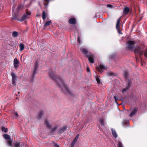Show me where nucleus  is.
Returning a JSON list of instances; mask_svg holds the SVG:
<instances>
[{
    "mask_svg": "<svg viewBox=\"0 0 147 147\" xmlns=\"http://www.w3.org/2000/svg\"><path fill=\"white\" fill-rule=\"evenodd\" d=\"M49 75L51 78L60 87L62 90L65 93L68 94L73 96V94L70 91L67 86L65 84L63 81L61 77L59 76H56L55 75V70L51 69L49 70Z\"/></svg>",
    "mask_w": 147,
    "mask_h": 147,
    "instance_id": "1",
    "label": "nucleus"
},
{
    "mask_svg": "<svg viewBox=\"0 0 147 147\" xmlns=\"http://www.w3.org/2000/svg\"><path fill=\"white\" fill-rule=\"evenodd\" d=\"M136 43V42L134 41L129 40L126 42V48L128 50L134 51L136 59L138 58V57L141 59V56L142 55L144 52V51L141 50L140 48L139 47H136L134 50V45Z\"/></svg>",
    "mask_w": 147,
    "mask_h": 147,
    "instance_id": "2",
    "label": "nucleus"
},
{
    "mask_svg": "<svg viewBox=\"0 0 147 147\" xmlns=\"http://www.w3.org/2000/svg\"><path fill=\"white\" fill-rule=\"evenodd\" d=\"M27 16V15H24L20 19H19L18 17V13H14L12 14L11 21H12L13 20H15L22 22L26 19Z\"/></svg>",
    "mask_w": 147,
    "mask_h": 147,
    "instance_id": "3",
    "label": "nucleus"
},
{
    "mask_svg": "<svg viewBox=\"0 0 147 147\" xmlns=\"http://www.w3.org/2000/svg\"><path fill=\"white\" fill-rule=\"evenodd\" d=\"M3 136L5 139L7 140V142L8 146L12 147V141L11 140L10 136L7 134H4L3 135Z\"/></svg>",
    "mask_w": 147,
    "mask_h": 147,
    "instance_id": "4",
    "label": "nucleus"
},
{
    "mask_svg": "<svg viewBox=\"0 0 147 147\" xmlns=\"http://www.w3.org/2000/svg\"><path fill=\"white\" fill-rule=\"evenodd\" d=\"M87 57L88 58L89 61L91 63H93L94 62V56L91 54H90L89 55H87Z\"/></svg>",
    "mask_w": 147,
    "mask_h": 147,
    "instance_id": "5",
    "label": "nucleus"
},
{
    "mask_svg": "<svg viewBox=\"0 0 147 147\" xmlns=\"http://www.w3.org/2000/svg\"><path fill=\"white\" fill-rule=\"evenodd\" d=\"M80 50L82 53L86 57L87 55L90 54V53L88 54V50L86 48H81L80 49Z\"/></svg>",
    "mask_w": 147,
    "mask_h": 147,
    "instance_id": "6",
    "label": "nucleus"
},
{
    "mask_svg": "<svg viewBox=\"0 0 147 147\" xmlns=\"http://www.w3.org/2000/svg\"><path fill=\"white\" fill-rule=\"evenodd\" d=\"M105 69V66L102 64H100L99 67H96V70L100 73L102 72L103 71V70Z\"/></svg>",
    "mask_w": 147,
    "mask_h": 147,
    "instance_id": "7",
    "label": "nucleus"
},
{
    "mask_svg": "<svg viewBox=\"0 0 147 147\" xmlns=\"http://www.w3.org/2000/svg\"><path fill=\"white\" fill-rule=\"evenodd\" d=\"M20 61L16 58H15L13 61V65L15 68L16 69L19 66Z\"/></svg>",
    "mask_w": 147,
    "mask_h": 147,
    "instance_id": "8",
    "label": "nucleus"
},
{
    "mask_svg": "<svg viewBox=\"0 0 147 147\" xmlns=\"http://www.w3.org/2000/svg\"><path fill=\"white\" fill-rule=\"evenodd\" d=\"M38 67V64L36 62L35 65L34 70L33 71V73L32 74V76L33 78H34V77L35 76V74L36 73Z\"/></svg>",
    "mask_w": 147,
    "mask_h": 147,
    "instance_id": "9",
    "label": "nucleus"
},
{
    "mask_svg": "<svg viewBox=\"0 0 147 147\" xmlns=\"http://www.w3.org/2000/svg\"><path fill=\"white\" fill-rule=\"evenodd\" d=\"M11 76H12V84L14 85H16V80L17 78L16 76L15 75L14 73L12 72L11 73Z\"/></svg>",
    "mask_w": 147,
    "mask_h": 147,
    "instance_id": "10",
    "label": "nucleus"
},
{
    "mask_svg": "<svg viewBox=\"0 0 147 147\" xmlns=\"http://www.w3.org/2000/svg\"><path fill=\"white\" fill-rule=\"evenodd\" d=\"M138 111V109L137 108H134L131 113L129 114V116L130 117H131L133 116L136 115Z\"/></svg>",
    "mask_w": 147,
    "mask_h": 147,
    "instance_id": "11",
    "label": "nucleus"
},
{
    "mask_svg": "<svg viewBox=\"0 0 147 147\" xmlns=\"http://www.w3.org/2000/svg\"><path fill=\"white\" fill-rule=\"evenodd\" d=\"M67 128V126H65L61 127L59 130V133L60 134H62L66 130Z\"/></svg>",
    "mask_w": 147,
    "mask_h": 147,
    "instance_id": "12",
    "label": "nucleus"
},
{
    "mask_svg": "<svg viewBox=\"0 0 147 147\" xmlns=\"http://www.w3.org/2000/svg\"><path fill=\"white\" fill-rule=\"evenodd\" d=\"M76 19L74 18H73L70 19L69 20L68 22L69 24L74 25L76 23Z\"/></svg>",
    "mask_w": 147,
    "mask_h": 147,
    "instance_id": "13",
    "label": "nucleus"
},
{
    "mask_svg": "<svg viewBox=\"0 0 147 147\" xmlns=\"http://www.w3.org/2000/svg\"><path fill=\"white\" fill-rule=\"evenodd\" d=\"M15 147H22L24 146V143H20L19 142H17L14 144Z\"/></svg>",
    "mask_w": 147,
    "mask_h": 147,
    "instance_id": "14",
    "label": "nucleus"
},
{
    "mask_svg": "<svg viewBox=\"0 0 147 147\" xmlns=\"http://www.w3.org/2000/svg\"><path fill=\"white\" fill-rule=\"evenodd\" d=\"M130 11L129 9L127 7H125L123 10V13L124 15H127L128 14Z\"/></svg>",
    "mask_w": 147,
    "mask_h": 147,
    "instance_id": "15",
    "label": "nucleus"
},
{
    "mask_svg": "<svg viewBox=\"0 0 147 147\" xmlns=\"http://www.w3.org/2000/svg\"><path fill=\"white\" fill-rule=\"evenodd\" d=\"M111 130L112 131V134L113 137L115 138H117V135L115 129L113 128H111Z\"/></svg>",
    "mask_w": 147,
    "mask_h": 147,
    "instance_id": "16",
    "label": "nucleus"
},
{
    "mask_svg": "<svg viewBox=\"0 0 147 147\" xmlns=\"http://www.w3.org/2000/svg\"><path fill=\"white\" fill-rule=\"evenodd\" d=\"M123 76L125 80L127 79L129 76V73L127 70H125L124 71Z\"/></svg>",
    "mask_w": 147,
    "mask_h": 147,
    "instance_id": "17",
    "label": "nucleus"
},
{
    "mask_svg": "<svg viewBox=\"0 0 147 147\" xmlns=\"http://www.w3.org/2000/svg\"><path fill=\"white\" fill-rule=\"evenodd\" d=\"M131 83L132 82L130 80H128L127 81V83L126 84V87L127 88V89H129Z\"/></svg>",
    "mask_w": 147,
    "mask_h": 147,
    "instance_id": "18",
    "label": "nucleus"
},
{
    "mask_svg": "<svg viewBox=\"0 0 147 147\" xmlns=\"http://www.w3.org/2000/svg\"><path fill=\"white\" fill-rule=\"evenodd\" d=\"M121 19V17L119 18V19H118L116 24V28H118L119 27L120 25L119 24L120 23V20Z\"/></svg>",
    "mask_w": 147,
    "mask_h": 147,
    "instance_id": "19",
    "label": "nucleus"
},
{
    "mask_svg": "<svg viewBox=\"0 0 147 147\" xmlns=\"http://www.w3.org/2000/svg\"><path fill=\"white\" fill-rule=\"evenodd\" d=\"M45 123L46 124V126L49 128H50L51 127V126L49 123V121L47 120H46L45 121Z\"/></svg>",
    "mask_w": 147,
    "mask_h": 147,
    "instance_id": "20",
    "label": "nucleus"
},
{
    "mask_svg": "<svg viewBox=\"0 0 147 147\" xmlns=\"http://www.w3.org/2000/svg\"><path fill=\"white\" fill-rule=\"evenodd\" d=\"M52 23V22L51 20H49V21H47L46 22L44 25V27H46L47 26L49 25L50 24Z\"/></svg>",
    "mask_w": 147,
    "mask_h": 147,
    "instance_id": "21",
    "label": "nucleus"
},
{
    "mask_svg": "<svg viewBox=\"0 0 147 147\" xmlns=\"http://www.w3.org/2000/svg\"><path fill=\"white\" fill-rule=\"evenodd\" d=\"M46 18V13L45 11H43L42 13V18L43 20H45Z\"/></svg>",
    "mask_w": 147,
    "mask_h": 147,
    "instance_id": "22",
    "label": "nucleus"
},
{
    "mask_svg": "<svg viewBox=\"0 0 147 147\" xmlns=\"http://www.w3.org/2000/svg\"><path fill=\"white\" fill-rule=\"evenodd\" d=\"M19 47L20 48V51H23L24 49V45L22 43H21Z\"/></svg>",
    "mask_w": 147,
    "mask_h": 147,
    "instance_id": "23",
    "label": "nucleus"
},
{
    "mask_svg": "<svg viewBox=\"0 0 147 147\" xmlns=\"http://www.w3.org/2000/svg\"><path fill=\"white\" fill-rule=\"evenodd\" d=\"M58 126L57 125L53 127L52 128L51 130V132H54L57 128Z\"/></svg>",
    "mask_w": 147,
    "mask_h": 147,
    "instance_id": "24",
    "label": "nucleus"
},
{
    "mask_svg": "<svg viewBox=\"0 0 147 147\" xmlns=\"http://www.w3.org/2000/svg\"><path fill=\"white\" fill-rule=\"evenodd\" d=\"M100 123L101 126L102 127L104 126L105 125L103 119H100Z\"/></svg>",
    "mask_w": 147,
    "mask_h": 147,
    "instance_id": "25",
    "label": "nucleus"
},
{
    "mask_svg": "<svg viewBox=\"0 0 147 147\" xmlns=\"http://www.w3.org/2000/svg\"><path fill=\"white\" fill-rule=\"evenodd\" d=\"M18 33L16 31H14L12 32V36L14 37H17L18 36Z\"/></svg>",
    "mask_w": 147,
    "mask_h": 147,
    "instance_id": "26",
    "label": "nucleus"
},
{
    "mask_svg": "<svg viewBox=\"0 0 147 147\" xmlns=\"http://www.w3.org/2000/svg\"><path fill=\"white\" fill-rule=\"evenodd\" d=\"M23 7H24V5H20L17 7V11L18 12H19V10L23 8Z\"/></svg>",
    "mask_w": 147,
    "mask_h": 147,
    "instance_id": "27",
    "label": "nucleus"
},
{
    "mask_svg": "<svg viewBox=\"0 0 147 147\" xmlns=\"http://www.w3.org/2000/svg\"><path fill=\"white\" fill-rule=\"evenodd\" d=\"M43 114V112L42 111H41L40 112L38 115V119H40L41 118V117Z\"/></svg>",
    "mask_w": 147,
    "mask_h": 147,
    "instance_id": "28",
    "label": "nucleus"
},
{
    "mask_svg": "<svg viewBox=\"0 0 147 147\" xmlns=\"http://www.w3.org/2000/svg\"><path fill=\"white\" fill-rule=\"evenodd\" d=\"M2 130L3 131L7 133L8 131V129L7 128H5V127H3L2 128Z\"/></svg>",
    "mask_w": 147,
    "mask_h": 147,
    "instance_id": "29",
    "label": "nucleus"
},
{
    "mask_svg": "<svg viewBox=\"0 0 147 147\" xmlns=\"http://www.w3.org/2000/svg\"><path fill=\"white\" fill-rule=\"evenodd\" d=\"M117 147H123V145L121 142H119L117 144Z\"/></svg>",
    "mask_w": 147,
    "mask_h": 147,
    "instance_id": "30",
    "label": "nucleus"
},
{
    "mask_svg": "<svg viewBox=\"0 0 147 147\" xmlns=\"http://www.w3.org/2000/svg\"><path fill=\"white\" fill-rule=\"evenodd\" d=\"M49 0H45V2L46 3H44V5L46 7H47L49 3Z\"/></svg>",
    "mask_w": 147,
    "mask_h": 147,
    "instance_id": "31",
    "label": "nucleus"
},
{
    "mask_svg": "<svg viewBox=\"0 0 147 147\" xmlns=\"http://www.w3.org/2000/svg\"><path fill=\"white\" fill-rule=\"evenodd\" d=\"M26 15H27V18H26V19H27L28 18V15H30L31 14V13H30V12H28L27 10H26Z\"/></svg>",
    "mask_w": 147,
    "mask_h": 147,
    "instance_id": "32",
    "label": "nucleus"
},
{
    "mask_svg": "<svg viewBox=\"0 0 147 147\" xmlns=\"http://www.w3.org/2000/svg\"><path fill=\"white\" fill-rule=\"evenodd\" d=\"M118 32H119V34H122V33L121 32V31L120 30V28H116Z\"/></svg>",
    "mask_w": 147,
    "mask_h": 147,
    "instance_id": "33",
    "label": "nucleus"
},
{
    "mask_svg": "<svg viewBox=\"0 0 147 147\" xmlns=\"http://www.w3.org/2000/svg\"><path fill=\"white\" fill-rule=\"evenodd\" d=\"M96 80L98 84H100V79L98 77H97L96 78Z\"/></svg>",
    "mask_w": 147,
    "mask_h": 147,
    "instance_id": "34",
    "label": "nucleus"
},
{
    "mask_svg": "<svg viewBox=\"0 0 147 147\" xmlns=\"http://www.w3.org/2000/svg\"><path fill=\"white\" fill-rule=\"evenodd\" d=\"M114 98L115 99V102H117V100H119L118 99L117 97L116 96H114Z\"/></svg>",
    "mask_w": 147,
    "mask_h": 147,
    "instance_id": "35",
    "label": "nucleus"
},
{
    "mask_svg": "<svg viewBox=\"0 0 147 147\" xmlns=\"http://www.w3.org/2000/svg\"><path fill=\"white\" fill-rule=\"evenodd\" d=\"M107 6L108 7H110V8L113 7V5H111V4H109L107 5Z\"/></svg>",
    "mask_w": 147,
    "mask_h": 147,
    "instance_id": "36",
    "label": "nucleus"
},
{
    "mask_svg": "<svg viewBox=\"0 0 147 147\" xmlns=\"http://www.w3.org/2000/svg\"><path fill=\"white\" fill-rule=\"evenodd\" d=\"M86 71L87 72L90 73V69L88 67L87 68Z\"/></svg>",
    "mask_w": 147,
    "mask_h": 147,
    "instance_id": "37",
    "label": "nucleus"
},
{
    "mask_svg": "<svg viewBox=\"0 0 147 147\" xmlns=\"http://www.w3.org/2000/svg\"><path fill=\"white\" fill-rule=\"evenodd\" d=\"M107 75L109 76H111L113 75V73L112 72H109L107 73Z\"/></svg>",
    "mask_w": 147,
    "mask_h": 147,
    "instance_id": "38",
    "label": "nucleus"
},
{
    "mask_svg": "<svg viewBox=\"0 0 147 147\" xmlns=\"http://www.w3.org/2000/svg\"><path fill=\"white\" fill-rule=\"evenodd\" d=\"M127 90H128V89H127V88L126 87L125 88H124L123 89V90H122V92H124L126 91Z\"/></svg>",
    "mask_w": 147,
    "mask_h": 147,
    "instance_id": "39",
    "label": "nucleus"
},
{
    "mask_svg": "<svg viewBox=\"0 0 147 147\" xmlns=\"http://www.w3.org/2000/svg\"><path fill=\"white\" fill-rule=\"evenodd\" d=\"M54 146L55 147H59V145L56 143H54Z\"/></svg>",
    "mask_w": 147,
    "mask_h": 147,
    "instance_id": "40",
    "label": "nucleus"
},
{
    "mask_svg": "<svg viewBox=\"0 0 147 147\" xmlns=\"http://www.w3.org/2000/svg\"><path fill=\"white\" fill-rule=\"evenodd\" d=\"M144 55L145 57H147V50L144 52Z\"/></svg>",
    "mask_w": 147,
    "mask_h": 147,
    "instance_id": "41",
    "label": "nucleus"
},
{
    "mask_svg": "<svg viewBox=\"0 0 147 147\" xmlns=\"http://www.w3.org/2000/svg\"><path fill=\"white\" fill-rule=\"evenodd\" d=\"M78 42L79 43H80L81 42L80 39L79 37H78Z\"/></svg>",
    "mask_w": 147,
    "mask_h": 147,
    "instance_id": "42",
    "label": "nucleus"
},
{
    "mask_svg": "<svg viewBox=\"0 0 147 147\" xmlns=\"http://www.w3.org/2000/svg\"><path fill=\"white\" fill-rule=\"evenodd\" d=\"M76 142V141H74V140L73 142H72L71 144H74L75 145V144H76V142Z\"/></svg>",
    "mask_w": 147,
    "mask_h": 147,
    "instance_id": "43",
    "label": "nucleus"
},
{
    "mask_svg": "<svg viewBox=\"0 0 147 147\" xmlns=\"http://www.w3.org/2000/svg\"><path fill=\"white\" fill-rule=\"evenodd\" d=\"M79 134L77 135L75 138L78 140L79 138Z\"/></svg>",
    "mask_w": 147,
    "mask_h": 147,
    "instance_id": "44",
    "label": "nucleus"
},
{
    "mask_svg": "<svg viewBox=\"0 0 147 147\" xmlns=\"http://www.w3.org/2000/svg\"><path fill=\"white\" fill-rule=\"evenodd\" d=\"M15 115L17 117H18V114L17 113H15Z\"/></svg>",
    "mask_w": 147,
    "mask_h": 147,
    "instance_id": "45",
    "label": "nucleus"
},
{
    "mask_svg": "<svg viewBox=\"0 0 147 147\" xmlns=\"http://www.w3.org/2000/svg\"><path fill=\"white\" fill-rule=\"evenodd\" d=\"M74 145L71 144V146L70 147H74Z\"/></svg>",
    "mask_w": 147,
    "mask_h": 147,
    "instance_id": "46",
    "label": "nucleus"
},
{
    "mask_svg": "<svg viewBox=\"0 0 147 147\" xmlns=\"http://www.w3.org/2000/svg\"><path fill=\"white\" fill-rule=\"evenodd\" d=\"M77 140H78L77 139H76L75 138L74 140V141H76V142H77Z\"/></svg>",
    "mask_w": 147,
    "mask_h": 147,
    "instance_id": "47",
    "label": "nucleus"
},
{
    "mask_svg": "<svg viewBox=\"0 0 147 147\" xmlns=\"http://www.w3.org/2000/svg\"><path fill=\"white\" fill-rule=\"evenodd\" d=\"M36 16H38V15H36Z\"/></svg>",
    "mask_w": 147,
    "mask_h": 147,
    "instance_id": "48",
    "label": "nucleus"
},
{
    "mask_svg": "<svg viewBox=\"0 0 147 147\" xmlns=\"http://www.w3.org/2000/svg\"><path fill=\"white\" fill-rule=\"evenodd\" d=\"M13 11H14V10H13Z\"/></svg>",
    "mask_w": 147,
    "mask_h": 147,
    "instance_id": "49",
    "label": "nucleus"
}]
</instances>
